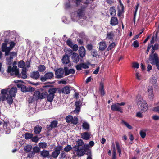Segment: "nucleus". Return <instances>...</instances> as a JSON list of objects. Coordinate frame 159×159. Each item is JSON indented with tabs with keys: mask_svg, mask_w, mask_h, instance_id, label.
Instances as JSON below:
<instances>
[{
	"mask_svg": "<svg viewBox=\"0 0 159 159\" xmlns=\"http://www.w3.org/2000/svg\"><path fill=\"white\" fill-rule=\"evenodd\" d=\"M93 46L91 44H88L86 46L87 49L89 51L91 50L93 48Z\"/></svg>",
	"mask_w": 159,
	"mask_h": 159,
	"instance_id": "5fc2aeb1",
	"label": "nucleus"
},
{
	"mask_svg": "<svg viewBox=\"0 0 159 159\" xmlns=\"http://www.w3.org/2000/svg\"><path fill=\"white\" fill-rule=\"evenodd\" d=\"M136 102L138 105H140L141 111L142 112H145L147 110V104L145 101H143L141 99H138Z\"/></svg>",
	"mask_w": 159,
	"mask_h": 159,
	"instance_id": "39448f33",
	"label": "nucleus"
},
{
	"mask_svg": "<svg viewBox=\"0 0 159 159\" xmlns=\"http://www.w3.org/2000/svg\"><path fill=\"white\" fill-rule=\"evenodd\" d=\"M78 120L77 117L74 116V117H73V119H72V120L71 121V123L74 125H76L78 123Z\"/></svg>",
	"mask_w": 159,
	"mask_h": 159,
	"instance_id": "49530a36",
	"label": "nucleus"
},
{
	"mask_svg": "<svg viewBox=\"0 0 159 159\" xmlns=\"http://www.w3.org/2000/svg\"><path fill=\"white\" fill-rule=\"evenodd\" d=\"M18 87H20L21 90L23 92H28L29 87H26L24 85H20L18 84L17 85Z\"/></svg>",
	"mask_w": 159,
	"mask_h": 159,
	"instance_id": "2f4dec72",
	"label": "nucleus"
},
{
	"mask_svg": "<svg viewBox=\"0 0 159 159\" xmlns=\"http://www.w3.org/2000/svg\"><path fill=\"white\" fill-rule=\"evenodd\" d=\"M79 54L82 58L84 57L86 55V51L84 47L82 46L80 47L79 49Z\"/></svg>",
	"mask_w": 159,
	"mask_h": 159,
	"instance_id": "2eb2a0df",
	"label": "nucleus"
},
{
	"mask_svg": "<svg viewBox=\"0 0 159 159\" xmlns=\"http://www.w3.org/2000/svg\"><path fill=\"white\" fill-rule=\"evenodd\" d=\"M39 146L40 148H44L46 147L47 144V143L45 142H40L39 143Z\"/></svg>",
	"mask_w": 159,
	"mask_h": 159,
	"instance_id": "c03bdc74",
	"label": "nucleus"
},
{
	"mask_svg": "<svg viewBox=\"0 0 159 159\" xmlns=\"http://www.w3.org/2000/svg\"><path fill=\"white\" fill-rule=\"evenodd\" d=\"M153 111H154L159 113V106L154 107L153 108Z\"/></svg>",
	"mask_w": 159,
	"mask_h": 159,
	"instance_id": "774afa93",
	"label": "nucleus"
},
{
	"mask_svg": "<svg viewBox=\"0 0 159 159\" xmlns=\"http://www.w3.org/2000/svg\"><path fill=\"white\" fill-rule=\"evenodd\" d=\"M32 148V146L31 145L29 144L25 146L24 148V151L26 152H30Z\"/></svg>",
	"mask_w": 159,
	"mask_h": 159,
	"instance_id": "473e14b6",
	"label": "nucleus"
},
{
	"mask_svg": "<svg viewBox=\"0 0 159 159\" xmlns=\"http://www.w3.org/2000/svg\"><path fill=\"white\" fill-rule=\"evenodd\" d=\"M149 60L152 65L156 64L157 69L159 70V59L158 55L157 53H154L153 56L150 55Z\"/></svg>",
	"mask_w": 159,
	"mask_h": 159,
	"instance_id": "f03ea898",
	"label": "nucleus"
},
{
	"mask_svg": "<svg viewBox=\"0 0 159 159\" xmlns=\"http://www.w3.org/2000/svg\"><path fill=\"white\" fill-rule=\"evenodd\" d=\"M12 96L9 95H7L6 98V99L7 101V103L9 105L12 104L13 102V99H12Z\"/></svg>",
	"mask_w": 159,
	"mask_h": 159,
	"instance_id": "f704fd0d",
	"label": "nucleus"
},
{
	"mask_svg": "<svg viewBox=\"0 0 159 159\" xmlns=\"http://www.w3.org/2000/svg\"><path fill=\"white\" fill-rule=\"evenodd\" d=\"M40 149L39 147H38L37 146H35L33 148L32 151L35 154L36 153H38L40 152Z\"/></svg>",
	"mask_w": 159,
	"mask_h": 159,
	"instance_id": "a18cd8bd",
	"label": "nucleus"
},
{
	"mask_svg": "<svg viewBox=\"0 0 159 159\" xmlns=\"http://www.w3.org/2000/svg\"><path fill=\"white\" fill-rule=\"evenodd\" d=\"M48 90H45L44 91L43 90L41 93H40V99H42L44 98H47L48 94Z\"/></svg>",
	"mask_w": 159,
	"mask_h": 159,
	"instance_id": "c9c22d12",
	"label": "nucleus"
},
{
	"mask_svg": "<svg viewBox=\"0 0 159 159\" xmlns=\"http://www.w3.org/2000/svg\"><path fill=\"white\" fill-rule=\"evenodd\" d=\"M62 63L64 64H68L70 62L69 57L68 56L67 54H66L64 56L62 59Z\"/></svg>",
	"mask_w": 159,
	"mask_h": 159,
	"instance_id": "393cba45",
	"label": "nucleus"
},
{
	"mask_svg": "<svg viewBox=\"0 0 159 159\" xmlns=\"http://www.w3.org/2000/svg\"><path fill=\"white\" fill-rule=\"evenodd\" d=\"M34 154V152L32 151L30 152L28 154L27 157L29 158H32Z\"/></svg>",
	"mask_w": 159,
	"mask_h": 159,
	"instance_id": "0e129e2a",
	"label": "nucleus"
},
{
	"mask_svg": "<svg viewBox=\"0 0 159 159\" xmlns=\"http://www.w3.org/2000/svg\"><path fill=\"white\" fill-rule=\"evenodd\" d=\"M17 92V88L16 87H13L11 88L9 91V96L14 97Z\"/></svg>",
	"mask_w": 159,
	"mask_h": 159,
	"instance_id": "aec40b11",
	"label": "nucleus"
},
{
	"mask_svg": "<svg viewBox=\"0 0 159 159\" xmlns=\"http://www.w3.org/2000/svg\"><path fill=\"white\" fill-rule=\"evenodd\" d=\"M65 75V76L68 75L70 74H74L75 72V70L73 69H70L68 70L67 67H64Z\"/></svg>",
	"mask_w": 159,
	"mask_h": 159,
	"instance_id": "412c9836",
	"label": "nucleus"
},
{
	"mask_svg": "<svg viewBox=\"0 0 159 159\" xmlns=\"http://www.w3.org/2000/svg\"><path fill=\"white\" fill-rule=\"evenodd\" d=\"M30 76L34 79L37 80L39 77L40 74L38 71H34L31 73Z\"/></svg>",
	"mask_w": 159,
	"mask_h": 159,
	"instance_id": "4be33fe9",
	"label": "nucleus"
},
{
	"mask_svg": "<svg viewBox=\"0 0 159 159\" xmlns=\"http://www.w3.org/2000/svg\"><path fill=\"white\" fill-rule=\"evenodd\" d=\"M148 95L149 99L151 100H153L154 97L153 89L152 86H149L148 89Z\"/></svg>",
	"mask_w": 159,
	"mask_h": 159,
	"instance_id": "4468645a",
	"label": "nucleus"
},
{
	"mask_svg": "<svg viewBox=\"0 0 159 159\" xmlns=\"http://www.w3.org/2000/svg\"><path fill=\"white\" fill-rule=\"evenodd\" d=\"M99 91L101 96H103L104 95L105 92L104 89V84L102 82L100 83Z\"/></svg>",
	"mask_w": 159,
	"mask_h": 159,
	"instance_id": "bb28decb",
	"label": "nucleus"
},
{
	"mask_svg": "<svg viewBox=\"0 0 159 159\" xmlns=\"http://www.w3.org/2000/svg\"><path fill=\"white\" fill-rule=\"evenodd\" d=\"M139 3H137L136 5L135 6V10L134 11V17H133V20H134V21H135V17L136 16V14L137 12L138 11V9L139 7Z\"/></svg>",
	"mask_w": 159,
	"mask_h": 159,
	"instance_id": "58836bf2",
	"label": "nucleus"
},
{
	"mask_svg": "<svg viewBox=\"0 0 159 159\" xmlns=\"http://www.w3.org/2000/svg\"><path fill=\"white\" fill-rule=\"evenodd\" d=\"M111 110L112 111L119 112L121 113H123V109L120 106L118 103L113 104L111 106Z\"/></svg>",
	"mask_w": 159,
	"mask_h": 159,
	"instance_id": "6e6552de",
	"label": "nucleus"
},
{
	"mask_svg": "<svg viewBox=\"0 0 159 159\" xmlns=\"http://www.w3.org/2000/svg\"><path fill=\"white\" fill-rule=\"evenodd\" d=\"M22 75H21V77L23 79H25L27 78V75H26V71L25 69H23L21 71Z\"/></svg>",
	"mask_w": 159,
	"mask_h": 159,
	"instance_id": "4c0bfd02",
	"label": "nucleus"
},
{
	"mask_svg": "<svg viewBox=\"0 0 159 159\" xmlns=\"http://www.w3.org/2000/svg\"><path fill=\"white\" fill-rule=\"evenodd\" d=\"M18 66L20 68H23L25 66V62L23 60H21L18 62Z\"/></svg>",
	"mask_w": 159,
	"mask_h": 159,
	"instance_id": "37998d69",
	"label": "nucleus"
},
{
	"mask_svg": "<svg viewBox=\"0 0 159 159\" xmlns=\"http://www.w3.org/2000/svg\"><path fill=\"white\" fill-rule=\"evenodd\" d=\"M159 45L157 44H155L154 45L152 46V49L153 50H157L159 48Z\"/></svg>",
	"mask_w": 159,
	"mask_h": 159,
	"instance_id": "338daca9",
	"label": "nucleus"
},
{
	"mask_svg": "<svg viewBox=\"0 0 159 159\" xmlns=\"http://www.w3.org/2000/svg\"><path fill=\"white\" fill-rule=\"evenodd\" d=\"M120 8L119 7L118 9V16H120L122 13L124 12V7L123 4L121 3V2H120Z\"/></svg>",
	"mask_w": 159,
	"mask_h": 159,
	"instance_id": "5701e85b",
	"label": "nucleus"
},
{
	"mask_svg": "<svg viewBox=\"0 0 159 159\" xmlns=\"http://www.w3.org/2000/svg\"><path fill=\"white\" fill-rule=\"evenodd\" d=\"M33 96L36 101L38 100L39 99H40V92L39 91H35L34 93Z\"/></svg>",
	"mask_w": 159,
	"mask_h": 159,
	"instance_id": "7c9ffc66",
	"label": "nucleus"
},
{
	"mask_svg": "<svg viewBox=\"0 0 159 159\" xmlns=\"http://www.w3.org/2000/svg\"><path fill=\"white\" fill-rule=\"evenodd\" d=\"M110 14L111 16H114L116 14V10L114 7H112L109 9Z\"/></svg>",
	"mask_w": 159,
	"mask_h": 159,
	"instance_id": "a19ab883",
	"label": "nucleus"
},
{
	"mask_svg": "<svg viewBox=\"0 0 159 159\" xmlns=\"http://www.w3.org/2000/svg\"><path fill=\"white\" fill-rule=\"evenodd\" d=\"M7 45H6V43H3L2 47V52H4V51H5L6 50V49H7V48H8V47L7 46Z\"/></svg>",
	"mask_w": 159,
	"mask_h": 159,
	"instance_id": "6e6d98bb",
	"label": "nucleus"
},
{
	"mask_svg": "<svg viewBox=\"0 0 159 159\" xmlns=\"http://www.w3.org/2000/svg\"><path fill=\"white\" fill-rule=\"evenodd\" d=\"M28 102L29 103L33 102L35 100L33 96L30 97L29 98H28Z\"/></svg>",
	"mask_w": 159,
	"mask_h": 159,
	"instance_id": "8fccbe9b",
	"label": "nucleus"
},
{
	"mask_svg": "<svg viewBox=\"0 0 159 159\" xmlns=\"http://www.w3.org/2000/svg\"><path fill=\"white\" fill-rule=\"evenodd\" d=\"M54 77V74L52 72H48L45 74L44 75L41 76L40 80L43 82L46 81L48 80H51Z\"/></svg>",
	"mask_w": 159,
	"mask_h": 159,
	"instance_id": "423d86ee",
	"label": "nucleus"
},
{
	"mask_svg": "<svg viewBox=\"0 0 159 159\" xmlns=\"http://www.w3.org/2000/svg\"><path fill=\"white\" fill-rule=\"evenodd\" d=\"M42 129V127L39 125H36L34 129V131L35 134H39L40 133Z\"/></svg>",
	"mask_w": 159,
	"mask_h": 159,
	"instance_id": "b1692460",
	"label": "nucleus"
},
{
	"mask_svg": "<svg viewBox=\"0 0 159 159\" xmlns=\"http://www.w3.org/2000/svg\"><path fill=\"white\" fill-rule=\"evenodd\" d=\"M81 138L84 140H88L90 138V133L85 132L80 134Z\"/></svg>",
	"mask_w": 159,
	"mask_h": 159,
	"instance_id": "f3484780",
	"label": "nucleus"
},
{
	"mask_svg": "<svg viewBox=\"0 0 159 159\" xmlns=\"http://www.w3.org/2000/svg\"><path fill=\"white\" fill-rule=\"evenodd\" d=\"M71 48H72L73 50L75 51H77L78 49V47L77 45L76 44H73Z\"/></svg>",
	"mask_w": 159,
	"mask_h": 159,
	"instance_id": "680f3d73",
	"label": "nucleus"
},
{
	"mask_svg": "<svg viewBox=\"0 0 159 159\" xmlns=\"http://www.w3.org/2000/svg\"><path fill=\"white\" fill-rule=\"evenodd\" d=\"M140 135L142 138H144L146 136V133L145 132L141 131L140 132Z\"/></svg>",
	"mask_w": 159,
	"mask_h": 159,
	"instance_id": "69168bd1",
	"label": "nucleus"
},
{
	"mask_svg": "<svg viewBox=\"0 0 159 159\" xmlns=\"http://www.w3.org/2000/svg\"><path fill=\"white\" fill-rule=\"evenodd\" d=\"M31 140L33 142L37 143L39 140V139L37 136H36L34 137H32L31 139Z\"/></svg>",
	"mask_w": 159,
	"mask_h": 159,
	"instance_id": "864d4df0",
	"label": "nucleus"
},
{
	"mask_svg": "<svg viewBox=\"0 0 159 159\" xmlns=\"http://www.w3.org/2000/svg\"><path fill=\"white\" fill-rule=\"evenodd\" d=\"M48 94H47V100L48 102H52L55 96V94L56 92V90L55 89L49 88L48 89Z\"/></svg>",
	"mask_w": 159,
	"mask_h": 159,
	"instance_id": "7ed1b4c3",
	"label": "nucleus"
},
{
	"mask_svg": "<svg viewBox=\"0 0 159 159\" xmlns=\"http://www.w3.org/2000/svg\"><path fill=\"white\" fill-rule=\"evenodd\" d=\"M7 72L8 73H11L12 72H15V74L19 78H20L21 76V74L19 72V69L17 68L16 66H14L12 68L11 66H8Z\"/></svg>",
	"mask_w": 159,
	"mask_h": 159,
	"instance_id": "20e7f679",
	"label": "nucleus"
},
{
	"mask_svg": "<svg viewBox=\"0 0 159 159\" xmlns=\"http://www.w3.org/2000/svg\"><path fill=\"white\" fill-rule=\"evenodd\" d=\"M123 123L124 125L126 126L129 129H132L133 128L132 127L129 125L127 122L123 121Z\"/></svg>",
	"mask_w": 159,
	"mask_h": 159,
	"instance_id": "4d7b16f0",
	"label": "nucleus"
},
{
	"mask_svg": "<svg viewBox=\"0 0 159 159\" xmlns=\"http://www.w3.org/2000/svg\"><path fill=\"white\" fill-rule=\"evenodd\" d=\"M115 46V43L114 42H113L107 48V50L108 51L112 49Z\"/></svg>",
	"mask_w": 159,
	"mask_h": 159,
	"instance_id": "de8ad7c7",
	"label": "nucleus"
},
{
	"mask_svg": "<svg viewBox=\"0 0 159 159\" xmlns=\"http://www.w3.org/2000/svg\"><path fill=\"white\" fill-rule=\"evenodd\" d=\"M76 145L73 147V149L74 151L76 152V154L77 155V153L80 152L82 146L84 144V142L81 139H79L76 142Z\"/></svg>",
	"mask_w": 159,
	"mask_h": 159,
	"instance_id": "0eeeda50",
	"label": "nucleus"
},
{
	"mask_svg": "<svg viewBox=\"0 0 159 159\" xmlns=\"http://www.w3.org/2000/svg\"><path fill=\"white\" fill-rule=\"evenodd\" d=\"M86 7L84 6H82L80 8H79L77 11V16L79 17V19L83 17L85 14V11Z\"/></svg>",
	"mask_w": 159,
	"mask_h": 159,
	"instance_id": "9b49d317",
	"label": "nucleus"
},
{
	"mask_svg": "<svg viewBox=\"0 0 159 159\" xmlns=\"http://www.w3.org/2000/svg\"><path fill=\"white\" fill-rule=\"evenodd\" d=\"M33 134L32 133L26 132L24 134V137L25 139L28 140L31 139L33 137Z\"/></svg>",
	"mask_w": 159,
	"mask_h": 159,
	"instance_id": "72a5a7b5",
	"label": "nucleus"
},
{
	"mask_svg": "<svg viewBox=\"0 0 159 159\" xmlns=\"http://www.w3.org/2000/svg\"><path fill=\"white\" fill-rule=\"evenodd\" d=\"M55 75L57 78L59 79L63 77V74L65 72L64 70L62 68H60L56 70H55Z\"/></svg>",
	"mask_w": 159,
	"mask_h": 159,
	"instance_id": "9d476101",
	"label": "nucleus"
},
{
	"mask_svg": "<svg viewBox=\"0 0 159 159\" xmlns=\"http://www.w3.org/2000/svg\"><path fill=\"white\" fill-rule=\"evenodd\" d=\"M73 61L75 63H77L80 60V57L77 53L74 52L71 57Z\"/></svg>",
	"mask_w": 159,
	"mask_h": 159,
	"instance_id": "dca6fc26",
	"label": "nucleus"
},
{
	"mask_svg": "<svg viewBox=\"0 0 159 159\" xmlns=\"http://www.w3.org/2000/svg\"><path fill=\"white\" fill-rule=\"evenodd\" d=\"M65 119L67 123H69L71 122L72 119H73V117L72 116L68 115L66 117Z\"/></svg>",
	"mask_w": 159,
	"mask_h": 159,
	"instance_id": "79ce46f5",
	"label": "nucleus"
},
{
	"mask_svg": "<svg viewBox=\"0 0 159 159\" xmlns=\"http://www.w3.org/2000/svg\"><path fill=\"white\" fill-rule=\"evenodd\" d=\"M115 143L116 150L118 152V153L119 157H120L121 155V150L120 146L119 143L117 141L115 142Z\"/></svg>",
	"mask_w": 159,
	"mask_h": 159,
	"instance_id": "c85d7f7f",
	"label": "nucleus"
},
{
	"mask_svg": "<svg viewBox=\"0 0 159 159\" xmlns=\"http://www.w3.org/2000/svg\"><path fill=\"white\" fill-rule=\"evenodd\" d=\"M80 152L77 153V155L82 156L84 154L87 155L88 156H91V151L89 149V146L88 144H85L82 146Z\"/></svg>",
	"mask_w": 159,
	"mask_h": 159,
	"instance_id": "f257e3e1",
	"label": "nucleus"
},
{
	"mask_svg": "<svg viewBox=\"0 0 159 159\" xmlns=\"http://www.w3.org/2000/svg\"><path fill=\"white\" fill-rule=\"evenodd\" d=\"M89 68V65L87 63H81L76 65L75 66V68L78 71L81 70L82 68L88 69Z\"/></svg>",
	"mask_w": 159,
	"mask_h": 159,
	"instance_id": "ddd939ff",
	"label": "nucleus"
},
{
	"mask_svg": "<svg viewBox=\"0 0 159 159\" xmlns=\"http://www.w3.org/2000/svg\"><path fill=\"white\" fill-rule=\"evenodd\" d=\"M133 46L135 48H137L139 46V44L137 40L134 41L133 43Z\"/></svg>",
	"mask_w": 159,
	"mask_h": 159,
	"instance_id": "bf43d9fd",
	"label": "nucleus"
},
{
	"mask_svg": "<svg viewBox=\"0 0 159 159\" xmlns=\"http://www.w3.org/2000/svg\"><path fill=\"white\" fill-rule=\"evenodd\" d=\"M57 124L58 121L57 120H53L51 122L49 125L47 126V129L48 131L52 130L53 128H55L57 127Z\"/></svg>",
	"mask_w": 159,
	"mask_h": 159,
	"instance_id": "f8f14e48",
	"label": "nucleus"
},
{
	"mask_svg": "<svg viewBox=\"0 0 159 159\" xmlns=\"http://www.w3.org/2000/svg\"><path fill=\"white\" fill-rule=\"evenodd\" d=\"M72 149V147L70 145H68L66 146L64 149L66 152H68L70 151Z\"/></svg>",
	"mask_w": 159,
	"mask_h": 159,
	"instance_id": "603ef678",
	"label": "nucleus"
},
{
	"mask_svg": "<svg viewBox=\"0 0 159 159\" xmlns=\"http://www.w3.org/2000/svg\"><path fill=\"white\" fill-rule=\"evenodd\" d=\"M62 93L65 94H68L70 91V89L67 86H65L61 89Z\"/></svg>",
	"mask_w": 159,
	"mask_h": 159,
	"instance_id": "cd10ccee",
	"label": "nucleus"
},
{
	"mask_svg": "<svg viewBox=\"0 0 159 159\" xmlns=\"http://www.w3.org/2000/svg\"><path fill=\"white\" fill-rule=\"evenodd\" d=\"M82 127L83 129L86 130H89V125L86 122H83Z\"/></svg>",
	"mask_w": 159,
	"mask_h": 159,
	"instance_id": "e433bc0d",
	"label": "nucleus"
},
{
	"mask_svg": "<svg viewBox=\"0 0 159 159\" xmlns=\"http://www.w3.org/2000/svg\"><path fill=\"white\" fill-rule=\"evenodd\" d=\"M12 58H7V64L10 66L11 65L13 61L12 59H11Z\"/></svg>",
	"mask_w": 159,
	"mask_h": 159,
	"instance_id": "052dcab7",
	"label": "nucleus"
},
{
	"mask_svg": "<svg viewBox=\"0 0 159 159\" xmlns=\"http://www.w3.org/2000/svg\"><path fill=\"white\" fill-rule=\"evenodd\" d=\"M10 57L9 58L11 57L12 58L11 59H13L16 56L17 53L15 52H12L10 53Z\"/></svg>",
	"mask_w": 159,
	"mask_h": 159,
	"instance_id": "13d9d810",
	"label": "nucleus"
},
{
	"mask_svg": "<svg viewBox=\"0 0 159 159\" xmlns=\"http://www.w3.org/2000/svg\"><path fill=\"white\" fill-rule=\"evenodd\" d=\"M98 54L97 51L95 49L93 50L91 52V54L94 57H96Z\"/></svg>",
	"mask_w": 159,
	"mask_h": 159,
	"instance_id": "09e8293b",
	"label": "nucleus"
},
{
	"mask_svg": "<svg viewBox=\"0 0 159 159\" xmlns=\"http://www.w3.org/2000/svg\"><path fill=\"white\" fill-rule=\"evenodd\" d=\"M8 91L7 89H3L1 90V93L2 95H5L7 94Z\"/></svg>",
	"mask_w": 159,
	"mask_h": 159,
	"instance_id": "e2e57ef3",
	"label": "nucleus"
},
{
	"mask_svg": "<svg viewBox=\"0 0 159 159\" xmlns=\"http://www.w3.org/2000/svg\"><path fill=\"white\" fill-rule=\"evenodd\" d=\"M66 43L67 45L70 48L72 47V46L73 45V42L70 39L67 40L66 41Z\"/></svg>",
	"mask_w": 159,
	"mask_h": 159,
	"instance_id": "3c124183",
	"label": "nucleus"
},
{
	"mask_svg": "<svg viewBox=\"0 0 159 159\" xmlns=\"http://www.w3.org/2000/svg\"><path fill=\"white\" fill-rule=\"evenodd\" d=\"M114 36V33L112 31L110 33L107 32V38L108 39L113 41L114 40L113 37Z\"/></svg>",
	"mask_w": 159,
	"mask_h": 159,
	"instance_id": "c756f323",
	"label": "nucleus"
},
{
	"mask_svg": "<svg viewBox=\"0 0 159 159\" xmlns=\"http://www.w3.org/2000/svg\"><path fill=\"white\" fill-rule=\"evenodd\" d=\"M38 70L40 72H43L46 69V67L44 65H40L38 67Z\"/></svg>",
	"mask_w": 159,
	"mask_h": 159,
	"instance_id": "ea45409f",
	"label": "nucleus"
},
{
	"mask_svg": "<svg viewBox=\"0 0 159 159\" xmlns=\"http://www.w3.org/2000/svg\"><path fill=\"white\" fill-rule=\"evenodd\" d=\"M98 44L99 49L100 51H103L107 48V45L105 42H101L99 43Z\"/></svg>",
	"mask_w": 159,
	"mask_h": 159,
	"instance_id": "a878e982",
	"label": "nucleus"
},
{
	"mask_svg": "<svg viewBox=\"0 0 159 159\" xmlns=\"http://www.w3.org/2000/svg\"><path fill=\"white\" fill-rule=\"evenodd\" d=\"M49 152L48 151L43 150L40 152V156L43 158L49 157Z\"/></svg>",
	"mask_w": 159,
	"mask_h": 159,
	"instance_id": "a211bd4d",
	"label": "nucleus"
},
{
	"mask_svg": "<svg viewBox=\"0 0 159 159\" xmlns=\"http://www.w3.org/2000/svg\"><path fill=\"white\" fill-rule=\"evenodd\" d=\"M62 148V146L61 145L55 147L54 149V151L52 152V157L54 158H57L60 154V151L61 150Z\"/></svg>",
	"mask_w": 159,
	"mask_h": 159,
	"instance_id": "1a4fd4ad",
	"label": "nucleus"
},
{
	"mask_svg": "<svg viewBox=\"0 0 159 159\" xmlns=\"http://www.w3.org/2000/svg\"><path fill=\"white\" fill-rule=\"evenodd\" d=\"M110 24L112 26H115L118 25V21L117 18L112 16L111 19Z\"/></svg>",
	"mask_w": 159,
	"mask_h": 159,
	"instance_id": "6ab92c4d",
	"label": "nucleus"
}]
</instances>
